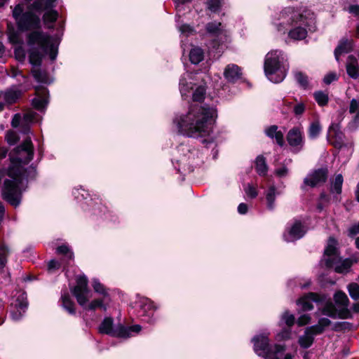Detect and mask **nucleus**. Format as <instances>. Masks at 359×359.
<instances>
[{
    "label": "nucleus",
    "instance_id": "16",
    "mask_svg": "<svg viewBox=\"0 0 359 359\" xmlns=\"http://www.w3.org/2000/svg\"><path fill=\"white\" fill-rule=\"evenodd\" d=\"M287 143L293 154L302 151L305 144V137L303 128L295 126L291 128L286 136Z\"/></svg>",
    "mask_w": 359,
    "mask_h": 359
},
{
    "label": "nucleus",
    "instance_id": "27",
    "mask_svg": "<svg viewBox=\"0 0 359 359\" xmlns=\"http://www.w3.org/2000/svg\"><path fill=\"white\" fill-rule=\"evenodd\" d=\"M21 93L15 87H12L0 93V98L5 100L8 105L15 103L20 97Z\"/></svg>",
    "mask_w": 359,
    "mask_h": 359
},
{
    "label": "nucleus",
    "instance_id": "64",
    "mask_svg": "<svg viewBox=\"0 0 359 359\" xmlns=\"http://www.w3.org/2000/svg\"><path fill=\"white\" fill-rule=\"evenodd\" d=\"M348 12L355 15H359V6L358 5H351L348 8Z\"/></svg>",
    "mask_w": 359,
    "mask_h": 359
},
{
    "label": "nucleus",
    "instance_id": "24",
    "mask_svg": "<svg viewBox=\"0 0 359 359\" xmlns=\"http://www.w3.org/2000/svg\"><path fill=\"white\" fill-rule=\"evenodd\" d=\"M241 68L235 64H229L224 69V76L228 82H236L241 78Z\"/></svg>",
    "mask_w": 359,
    "mask_h": 359
},
{
    "label": "nucleus",
    "instance_id": "13",
    "mask_svg": "<svg viewBox=\"0 0 359 359\" xmlns=\"http://www.w3.org/2000/svg\"><path fill=\"white\" fill-rule=\"evenodd\" d=\"M13 17L20 31L39 29L41 27L40 18L30 11L25 12L22 4H19L15 6Z\"/></svg>",
    "mask_w": 359,
    "mask_h": 359
},
{
    "label": "nucleus",
    "instance_id": "51",
    "mask_svg": "<svg viewBox=\"0 0 359 359\" xmlns=\"http://www.w3.org/2000/svg\"><path fill=\"white\" fill-rule=\"evenodd\" d=\"M6 139L9 144L13 145L18 142L19 137L15 132L8 131L6 134Z\"/></svg>",
    "mask_w": 359,
    "mask_h": 359
},
{
    "label": "nucleus",
    "instance_id": "46",
    "mask_svg": "<svg viewBox=\"0 0 359 359\" xmlns=\"http://www.w3.org/2000/svg\"><path fill=\"white\" fill-rule=\"evenodd\" d=\"M347 291L350 297L354 300H359V283L356 282H352L347 285Z\"/></svg>",
    "mask_w": 359,
    "mask_h": 359
},
{
    "label": "nucleus",
    "instance_id": "38",
    "mask_svg": "<svg viewBox=\"0 0 359 359\" xmlns=\"http://www.w3.org/2000/svg\"><path fill=\"white\" fill-rule=\"evenodd\" d=\"M343 182V176L341 174L337 175L334 179L330 181V192L339 195L341 193Z\"/></svg>",
    "mask_w": 359,
    "mask_h": 359
},
{
    "label": "nucleus",
    "instance_id": "56",
    "mask_svg": "<svg viewBox=\"0 0 359 359\" xmlns=\"http://www.w3.org/2000/svg\"><path fill=\"white\" fill-rule=\"evenodd\" d=\"M61 264H62L60 262L55 259H50L48 264V270L49 271H53L54 270L58 269L60 268Z\"/></svg>",
    "mask_w": 359,
    "mask_h": 359
},
{
    "label": "nucleus",
    "instance_id": "39",
    "mask_svg": "<svg viewBox=\"0 0 359 359\" xmlns=\"http://www.w3.org/2000/svg\"><path fill=\"white\" fill-rule=\"evenodd\" d=\"M255 170L260 176H264L268 171V166L266 159L263 156H258L255 160Z\"/></svg>",
    "mask_w": 359,
    "mask_h": 359
},
{
    "label": "nucleus",
    "instance_id": "52",
    "mask_svg": "<svg viewBox=\"0 0 359 359\" xmlns=\"http://www.w3.org/2000/svg\"><path fill=\"white\" fill-rule=\"evenodd\" d=\"M357 235H359V222L352 224L348 229V236L353 238Z\"/></svg>",
    "mask_w": 359,
    "mask_h": 359
},
{
    "label": "nucleus",
    "instance_id": "61",
    "mask_svg": "<svg viewBox=\"0 0 359 359\" xmlns=\"http://www.w3.org/2000/svg\"><path fill=\"white\" fill-rule=\"evenodd\" d=\"M248 210V205L244 203H241L238 206V212L241 215H245L247 213Z\"/></svg>",
    "mask_w": 359,
    "mask_h": 359
},
{
    "label": "nucleus",
    "instance_id": "7",
    "mask_svg": "<svg viewBox=\"0 0 359 359\" xmlns=\"http://www.w3.org/2000/svg\"><path fill=\"white\" fill-rule=\"evenodd\" d=\"M189 142L187 140L177 147L179 156L172 160L176 170L183 175L192 172L194 168L202 162L199 151L191 146Z\"/></svg>",
    "mask_w": 359,
    "mask_h": 359
},
{
    "label": "nucleus",
    "instance_id": "63",
    "mask_svg": "<svg viewBox=\"0 0 359 359\" xmlns=\"http://www.w3.org/2000/svg\"><path fill=\"white\" fill-rule=\"evenodd\" d=\"M9 40L11 43L18 44L20 43L18 35L16 33H11L9 34Z\"/></svg>",
    "mask_w": 359,
    "mask_h": 359
},
{
    "label": "nucleus",
    "instance_id": "57",
    "mask_svg": "<svg viewBox=\"0 0 359 359\" xmlns=\"http://www.w3.org/2000/svg\"><path fill=\"white\" fill-rule=\"evenodd\" d=\"M311 318L308 314H302L297 319V324L300 326L305 325L309 323Z\"/></svg>",
    "mask_w": 359,
    "mask_h": 359
},
{
    "label": "nucleus",
    "instance_id": "30",
    "mask_svg": "<svg viewBox=\"0 0 359 359\" xmlns=\"http://www.w3.org/2000/svg\"><path fill=\"white\" fill-rule=\"evenodd\" d=\"M92 287L96 293L102 296L101 298L111 302L110 290L101 283L97 278L92 279Z\"/></svg>",
    "mask_w": 359,
    "mask_h": 359
},
{
    "label": "nucleus",
    "instance_id": "15",
    "mask_svg": "<svg viewBox=\"0 0 359 359\" xmlns=\"http://www.w3.org/2000/svg\"><path fill=\"white\" fill-rule=\"evenodd\" d=\"M137 306L139 308L138 316L142 321L150 325L154 324L157 320L156 311L158 306L147 297H141L136 302Z\"/></svg>",
    "mask_w": 359,
    "mask_h": 359
},
{
    "label": "nucleus",
    "instance_id": "18",
    "mask_svg": "<svg viewBox=\"0 0 359 359\" xmlns=\"http://www.w3.org/2000/svg\"><path fill=\"white\" fill-rule=\"evenodd\" d=\"M326 168H318L309 172L304 180V185L315 187L325 183L327 179Z\"/></svg>",
    "mask_w": 359,
    "mask_h": 359
},
{
    "label": "nucleus",
    "instance_id": "20",
    "mask_svg": "<svg viewBox=\"0 0 359 359\" xmlns=\"http://www.w3.org/2000/svg\"><path fill=\"white\" fill-rule=\"evenodd\" d=\"M325 264L327 268L334 267L337 273H346L348 272L351 268L352 262L350 259H342L339 256L332 258H325Z\"/></svg>",
    "mask_w": 359,
    "mask_h": 359
},
{
    "label": "nucleus",
    "instance_id": "8",
    "mask_svg": "<svg viewBox=\"0 0 359 359\" xmlns=\"http://www.w3.org/2000/svg\"><path fill=\"white\" fill-rule=\"evenodd\" d=\"M72 195L84 211L91 212L92 215L104 219L112 220L111 212L107 208L98 198H92L88 191L83 187H75L72 191Z\"/></svg>",
    "mask_w": 359,
    "mask_h": 359
},
{
    "label": "nucleus",
    "instance_id": "45",
    "mask_svg": "<svg viewBox=\"0 0 359 359\" xmlns=\"http://www.w3.org/2000/svg\"><path fill=\"white\" fill-rule=\"evenodd\" d=\"M294 76L295 81L299 85V86L306 90L309 87V79L308 76L302 72L296 71L294 72Z\"/></svg>",
    "mask_w": 359,
    "mask_h": 359
},
{
    "label": "nucleus",
    "instance_id": "14",
    "mask_svg": "<svg viewBox=\"0 0 359 359\" xmlns=\"http://www.w3.org/2000/svg\"><path fill=\"white\" fill-rule=\"evenodd\" d=\"M194 76V75L190 72H185L181 76L179 82L180 91L184 99H186L189 94L191 93L193 100L201 102L205 98L206 89L205 86H199L192 92L195 85Z\"/></svg>",
    "mask_w": 359,
    "mask_h": 359
},
{
    "label": "nucleus",
    "instance_id": "31",
    "mask_svg": "<svg viewBox=\"0 0 359 359\" xmlns=\"http://www.w3.org/2000/svg\"><path fill=\"white\" fill-rule=\"evenodd\" d=\"M180 15L175 16L176 26L178 31L180 32L182 37H188L195 34L196 30L194 27L189 24L182 23L180 20Z\"/></svg>",
    "mask_w": 359,
    "mask_h": 359
},
{
    "label": "nucleus",
    "instance_id": "23",
    "mask_svg": "<svg viewBox=\"0 0 359 359\" xmlns=\"http://www.w3.org/2000/svg\"><path fill=\"white\" fill-rule=\"evenodd\" d=\"M334 301L337 305L343 308L340 313V318H351L350 312L347 309L350 302L346 293L341 290L336 292L334 294Z\"/></svg>",
    "mask_w": 359,
    "mask_h": 359
},
{
    "label": "nucleus",
    "instance_id": "59",
    "mask_svg": "<svg viewBox=\"0 0 359 359\" xmlns=\"http://www.w3.org/2000/svg\"><path fill=\"white\" fill-rule=\"evenodd\" d=\"M291 331L290 327L283 329L280 333L278 334V337L280 339H287L290 337Z\"/></svg>",
    "mask_w": 359,
    "mask_h": 359
},
{
    "label": "nucleus",
    "instance_id": "11",
    "mask_svg": "<svg viewBox=\"0 0 359 359\" xmlns=\"http://www.w3.org/2000/svg\"><path fill=\"white\" fill-rule=\"evenodd\" d=\"M251 341L255 353L264 359H279L278 355L285 350L283 345H271L269 333L255 335Z\"/></svg>",
    "mask_w": 359,
    "mask_h": 359
},
{
    "label": "nucleus",
    "instance_id": "53",
    "mask_svg": "<svg viewBox=\"0 0 359 359\" xmlns=\"http://www.w3.org/2000/svg\"><path fill=\"white\" fill-rule=\"evenodd\" d=\"M306 106L303 102L295 104L293 107V112L296 116H302L305 111Z\"/></svg>",
    "mask_w": 359,
    "mask_h": 359
},
{
    "label": "nucleus",
    "instance_id": "62",
    "mask_svg": "<svg viewBox=\"0 0 359 359\" xmlns=\"http://www.w3.org/2000/svg\"><path fill=\"white\" fill-rule=\"evenodd\" d=\"M191 0H173L177 11H180L182 8V6H184V4L189 2Z\"/></svg>",
    "mask_w": 359,
    "mask_h": 359
},
{
    "label": "nucleus",
    "instance_id": "42",
    "mask_svg": "<svg viewBox=\"0 0 359 359\" xmlns=\"http://www.w3.org/2000/svg\"><path fill=\"white\" fill-rule=\"evenodd\" d=\"M321 314L336 319L340 318V313H337L335 306L332 302L326 303L321 310Z\"/></svg>",
    "mask_w": 359,
    "mask_h": 359
},
{
    "label": "nucleus",
    "instance_id": "2",
    "mask_svg": "<svg viewBox=\"0 0 359 359\" xmlns=\"http://www.w3.org/2000/svg\"><path fill=\"white\" fill-rule=\"evenodd\" d=\"M217 109L207 104H191L186 114H177L173 123L180 134L187 137L200 138L207 147L215 143L213 128Z\"/></svg>",
    "mask_w": 359,
    "mask_h": 359
},
{
    "label": "nucleus",
    "instance_id": "32",
    "mask_svg": "<svg viewBox=\"0 0 359 359\" xmlns=\"http://www.w3.org/2000/svg\"><path fill=\"white\" fill-rule=\"evenodd\" d=\"M353 49L352 41L342 40L334 50V57L337 62L339 61V56L348 53Z\"/></svg>",
    "mask_w": 359,
    "mask_h": 359
},
{
    "label": "nucleus",
    "instance_id": "34",
    "mask_svg": "<svg viewBox=\"0 0 359 359\" xmlns=\"http://www.w3.org/2000/svg\"><path fill=\"white\" fill-rule=\"evenodd\" d=\"M316 334H314L313 332V329L308 330V327L306 328V330L304 332V334L299 337V344L301 347L303 348H308L310 347L314 340V335Z\"/></svg>",
    "mask_w": 359,
    "mask_h": 359
},
{
    "label": "nucleus",
    "instance_id": "58",
    "mask_svg": "<svg viewBox=\"0 0 359 359\" xmlns=\"http://www.w3.org/2000/svg\"><path fill=\"white\" fill-rule=\"evenodd\" d=\"M36 112L30 111L24 115V119L27 123L34 122L36 121Z\"/></svg>",
    "mask_w": 359,
    "mask_h": 359
},
{
    "label": "nucleus",
    "instance_id": "49",
    "mask_svg": "<svg viewBox=\"0 0 359 359\" xmlns=\"http://www.w3.org/2000/svg\"><path fill=\"white\" fill-rule=\"evenodd\" d=\"M295 318L293 314L290 313L287 311H285L280 319V323H284L286 324L289 327L293 325L294 323Z\"/></svg>",
    "mask_w": 359,
    "mask_h": 359
},
{
    "label": "nucleus",
    "instance_id": "5",
    "mask_svg": "<svg viewBox=\"0 0 359 359\" xmlns=\"http://www.w3.org/2000/svg\"><path fill=\"white\" fill-rule=\"evenodd\" d=\"M264 68L270 81L274 83L282 82L289 69L286 54L280 50L269 52L265 57Z\"/></svg>",
    "mask_w": 359,
    "mask_h": 359
},
{
    "label": "nucleus",
    "instance_id": "10",
    "mask_svg": "<svg viewBox=\"0 0 359 359\" xmlns=\"http://www.w3.org/2000/svg\"><path fill=\"white\" fill-rule=\"evenodd\" d=\"M142 330L140 325L124 326L121 323L115 325L111 317H105L99 326V332L114 337L127 339L133 336V333L137 334Z\"/></svg>",
    "mask_w": 359,
    "mask_h": 359
},
{
    "label": "nucleus",
    "instance_id": "17",
    "mask_svg": "<svg viewBox=\"0 0 359 359\" xmlns=\"http://www.w3.org/2000/svg\"><path fill=\"white\" fill-rule=\"evenodd\" d=\"M306 232V227L297 219L287 224L283 238L287 242H294L302 238Z\"/></svg>",
    "mask_w": 359,
    "mask_h": 359
},
{
    "label": "nucleus",
    "instance_id": "22",
    "mask_svg": "<svg viewBox=\"0 0 359 359\" xmlns=\"http://www.w3.org/2000/svg\"><path fill=\"white\" fill-rule=\"evenodd\" d=\"M28 307V302L27 294L25 292L20 293L16 298L15 302V308L16 311L11 313V318L13 320H20Z\"/></svg>",
    "mask_w": 359,
    "mask_h": 359
},
{
    "label": "nucleus",
    "instance_id": "19",
    "mask_svg": "<svg viewBox=\"0 0 359 359\" xmlns=\"http://www.w3.org/2000/svg\"><path fill=\"white\" fill-rule=\"evenodd\" d=\"M35 90L36 97L32 99V104L35 109L44 112L49 102L48 90L43 86H36Z\"/></svg>",
    "mask_w": 359,
    "mask_h": 359
},
{
    "label": "nucleus",
    "instance_id": "41",
    "mask_svg": "<svg viewBox=\"0 0 359 359\" xmlns=\"http://www.w3.org/2000/svg\"><path fill=\"white\" fill-rule=\"evenodd\" d=\"M325 256L326 258H332L339 257L338 250L337 248V241L334 238H330L328 244L325 249Z\"/></svg>",
    "mask_w": 359,
    "mask_h": 359
},
{
    "label": "nucleus",
    "instance_id": "28",
    "mask_svg": "<svg viewBox=\"0 0 359 359\" xmlns=\"http://www.w3.org/2000/svg\"><path fill=\"white\" fill-rule=\"evenodd\" d=\"M55 252L57 255H64V258L62 259V262L64 263V269H65L66 266L69 265L74 259V252L67 244H62L58 246L56 248Z\"/></svg>",
    "mask_w": 359,
    "mask_h": 359
},
{
    "label": "nucleus",
    "instance_id": "6",
    "mask_svg": "<svg viewBox=\"0 0 359 359\" xmlns=\"http://www.w3.org/2000/svg\"><path fill=\"white\" fill-rule=\"evenodd\" d=\"M88 283L87 277L85 275H80L76 278V285L71 288V292L76 299L78 304L85 311H93L97 309H100L106 311L110 301L102 298H97L88 302L91 295Z\"/></svg>",
    "mask_w": 359,
    "mask_h": 359
},
{
    "label": "nucleus",
    "instance_id": "25",
    "mask_svg": "<svg viewBox=\"0 0 359 359\" xmlns=\"http://www.w3.org/2000/svg\"><path fill=\"white\" fill-rule=\"evenodd\" d=\"M60 306L65 310L69 315H75V303L72 300L70 294L67 290H62L60 297Z\"/></svg>",
    "mask_w": 359,
    "mask_h": 359
},
{
    "label": "nucleus",
    "instance_id": "29",
    "mask_svg": "<svg viewBox=\"0 0 359 359\" xmlns=\"http://www.w3.org/2000/svg\"><path fill=\"white\" fill-rule=\"evenodd\" d=\"M346 72L347 74L353 79H357L359 77L358 60L353 55H349L348 57L346 62Z\"/></svg>",
    "mask_w": 359,
    "mask_h": 359
},
{
    "label": "nucleus",
    "instance_id": "55",
    "mask_svg": "<svg viewBox=\"0 0 359 359\" xmlns=\"http://www.w3.org/2000/svg\"><path fill=\"white\" fill-rule=\"evenodd\" d=\"M337 79H338V76H337V74H335L334 72H330L325 76V77L323 79V82L326 85H330L333 81H335Z\"/></svg>",
    "mask_w": 359,
    "mask_h": 359
},
{
    "label": "nucleus",
    "instance_id": "44",
    "mask_svg": "<svg viewBox=\"0 0 359 359\" xmlns=\"http://www.w3.org/2000/svg\"><path fill=\"white\" fill-rule=\"evenodd\" d=\"M313 97L316 102L320 107H325L328 104L329 96L328 93L323 91L318 90L313 93Z\"/></svg>",
    "mask_w": 359,
    "mask_h": 359
},
{
    "label": "nucleus",
    "instance_id": "54",
    "mask_svg": "<svg viewBox=\"0 0 359 359\" xmlns=\"http://www.w3.org/2000/svg\"><path fill=\"white\" fill-rule=\"evenodd\" d=\"M289 170L285 165L280 168H277L274 170V174L278 177H285L287 175Z\"/></svg>",
    "mask_w": 359,
    "mask_h": 359
},
{
    "label": "nucleus",
    "instance_id": "9",
    "mask_svg": "<svg viewBox=\"0 0 359 359\" xmlns=\"http://www.w3.org/2000/svg\"><path fill=\"white\" fill-rule=\"evenodd\" d=\"M206 36L210 39L207 43L210 52L220 56L224 44L228 41L229 33L224 25L213 20L206 23L205 26Z\"/></svg>",
    "mask_w": 359,
    "mask_h": 359
},
{
    "label": "nucleus",
    "instance_id": "40",
    "mask_svg": "<svg viewBox=\"0 0 359 359\" xmlns=\"http://www.w3.org/2000/svg\"><path fill=\"white\" fill-rule=\"evenodd\" d=\"M331 324V320L327 318H320L318 320V324L308 327V330L313 329V332L314 334H321L325 329V327H328Z\"/></svg>",
    "mask_w": 359,
    "mask_h": 359
},
{
    "label": "nucleus",
    "instance_id": "4",
    "mask_svg": "<svg viewBox=\"0 0 359 359\" xmlns=\"http://www.w3.org/2000/svg\"><path fill=\"white\" fill-rule=\"evenodd\" d=\"M59 43L58 39L42 31L31 32L27 35V43L31 47L29 53L30 64L34 68L39 67L44 55H48L50 59L54 61L57 56Z\"/></svg>",
    "mask_w": 359,
    "mask_h": 359
},
{
    "label": "nucleus",
    "instance_id": "12",
    "mask_svg": "<svg viewBox=\"0 0 359 359\" xmlns=\"http://www.w3.org/2000/svg\"><path fill=\"white\" fill-rule=\"evenodd\" d=\"M57 0H23L27 7L35 12H45L43 15L44 24L48 29L53 27V23L58 18V13L54 10Z\"/></svg>",
    "mask_w": 359,
    "mask_h": 359
},
{
    "label": "nucleus",
    "instance_id": "43",
    "mask_svg": "<svg viewBox=\"0 0 359 359\" xmlns=\"http://www.w3.org/2000/svg\"><path fill=\"white\" fill-rule=\"evenodd\" d=\"M322 130V127L318 121L311 123L308 130L309 137L311 140L316 139Z\"/></svg>",
    "mask_w": 359,
    "mask_h": 359
},
{
    "label": "nucleus",
    "instance_id": "21",
    "mask_svg": "<svg viewBox=\"0 0 359 359\" xmlns=\"http://www.w3.org/2000/svg\"><path fill=\"white\" fill-rule=\"evenodd\" d=\"M324 300L325 299L320 295L316 293L309 292L299 298L297 304L303 311H308L313 309V302L319 304L322 303Z\"/></svg>",
    "mask_w": 359,
    "mask_h": 359
},
{
    "label": "nucleus",
    "instance_id": "47",
    "mask_svg": "<svg viewBox=\"0 0 359 359\" xmlns=\"http://www.w3.org/2000/svg\"><path fill=\"white\" fill-rule=\"evenodd\" d=\"M222 5V0H207V8L212 13H217L219 11Z\"/></svg>",
    "mask_w": 359,
    "mask_h": 359
},
{
    "label": "nucleus",
    "instance_id": "33",
    "mask_svg": "<svg viewBox=\"0 0 359 359\" xmlns=\"http://www.w3.org/2000/svg\"><path fill=\"white\" fill-rule=\"evenodd\" d=\"M266 135L272 139H275L276 143L282 147L284 144L283 133L278 130V126H271L265 130Z\"/></svg>",
    "mask_w": 359,
    "mask_h": 359
},
{
    "label": "nucleus",
    "instance_id": "1",
    "mask_svg": "<svg viewBox=\"0 0 359 359\" xmlns=\"http://www.w3.org/2000/svg\"><path fill=\"white\" fill-rule=\"evenodd\" d=\"M33 157L34 146L29 137L9 153L10 165L7 169L9 179L4 180L1 196L15 208L21 203L22 194L26 191L29 180L36 177V168L28 166Z\"/></svg>",
    "mask_w": 359,
    "mask_h": 359
},
{
    "label": "nucleus",
    "instance_id": "26",
    "mask_svg": "<svg viewBox=\"0 0 359 359\" xmlns=\"http://www.w3.org/2000/svg\"><path fill=\"white\" fill-rule=\"evenodd\" d=\"M266 201V208L270 211H273L276 208V198L280 194L274 185L270 186L264 192Z\"/></svg>",
    "mask_w": 359,
    "mask_h": 359
},
{
    "label": "nucleus",
    "instance_id": "50",
    "mask_svg": "<svg viewBox=\"0 0 359 359\" xmlns=\"http://www.w3.org/2000/svg\"><path fill=\"white\" fill-rule=\"evenodd\" d=\"M244 190L247 196L250 198H255L258 195L256 188L250 184L246 186Z\"/></svg>",
    "mask_w": 359,
    "mask_h": 359
},
{
    "label": "nucleus",
    "instance_id": "3",
    "mask_svg": "<svg viewBox=\"0 0 359 359\" xmlns=\"http://www.w3.org/2000/svg\"><path fill=\"white\" fill-rule=\"evenodd\" d=\"M316 22V15L311 10L293 7L283 9L272 22L279 33L287 32L288 38L292 41L304 40L309 32H315Z\"/></svg>",
    "mask_w": 359,
    "mask_h": 359
},
{
    "label": "nucleus",
    "instance_id": "37",
    "mask_svg": "<svg viewBox=\"0 0 359 359\" xmlns=\"http://www.w3.org/2000/svg\"><path fill=\"white\" fill-rule=\"evenodd\" d=\"M204 59V51L200 47H194L189 52V60L192 64L198 65Z\"/></svg>",
    "mask_w": 359,
    "mask_h": 359
},
{
    "label": "nucleus",
    "instance_id": "35",
    "mask_svg": "<svg viewBox=\"0 0 359 359\" xmlns=\"http://www.w3.org/2000/svg\"><path fill=\"white\" fill-rule=\"evenodd\" d=\"M32 73L36 81L41 84H50L53 82L47 72L42 71L39 67L34 68Z\"/></svg>",
    "mask_w": 359,
    "mask_h": 359
},
{
    "label": "nucleus",
    "instance_id": "48",
    "mask_svg": "<svg viewBox=\"0 0 359 359\" xmlns=\"http://www.w3.org/2000/svg\"><path fill=\"white\" fill-rule=\"evenodd\" d=\"M9 253L8 248L5 245H0V269L4 268L7 262V256Z\"/></svg>",
    "mask_w": 359,
    "mask_h": 359
},
{
    "label": "nucleus",
    "instance_id": "36",
    "mask_svg": "<svg viewBox=\"0 0 359 359\" xmlns=\"http://www.w3.org/2000/svg\"><path fill=\"white\" fill-rule=\"evenodd\" d=\"M349 113L355 114L352 122L350 123L351 126L359 125V99L353 98L350 102Z\"/></svg>",
    "mask_w": 359,
    "mask_h": 359
},
{
    "label": "nucleus",
    "instance_id": "60",
    "mask_svg": "<svg viewBox=\"0 0 359 359\" xmlns=\"http://www.w3.org/2000/svg\"><path fill=\"white\" fill-rule=\"evenodd\" d=\"M20 121H21L20 114H15L12 118L11 125L13 128H17L20 125Z\"/></svg>",
    "mask_w": 359,
    "mask_h": 359
}]
</instances>
